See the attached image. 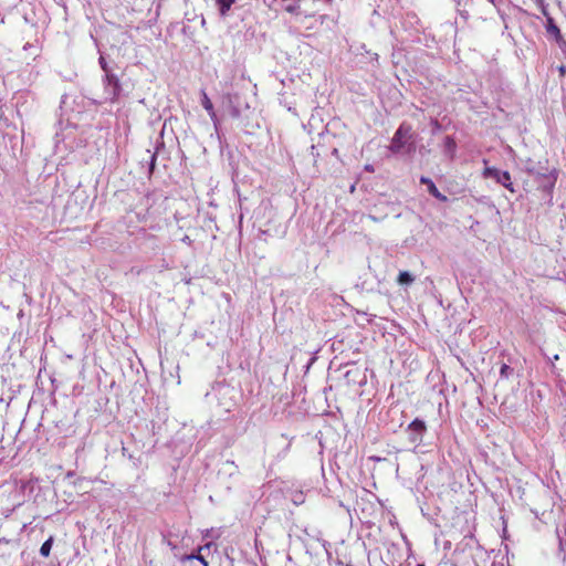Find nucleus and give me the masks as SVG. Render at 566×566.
Here are the masks:
<instances>
[{"label": "nucleus", "instance_id": "1", "mask_svg": "<svg viewBox=\"0 0 566 566\" xmlns=\"http://www.w3.org/2000/svg\"><path fill=\"white\" fill-rule=\"evenodd\" d=\"M389 150L392 154L410 155L416 151L415 135L412 127L408 123H401L395 132Z\"/></svg>", "mask_w": 566, "mask_h": 566}, {"label": "nucleus", "instance_id": "2", "mask_svg": "<svg viewBox=\"0 0 566 566\" xmlns=\"http://www.w3.org/2000/svg\"><path fill=\"white\" fill-rule=\"evenodd\" d=\"M214 396L218 399L219 406L226 411L233 410L241 397L240 390L227 384H217L213 387Z\"/></svg>", "mask_w": 566, "mask_h": 566}, {"label": "nucleus", "instance_id": "3", "mask_svg": "<svg viewBox=\"0 0 566 566\" xmlns=\"http://www.w3.org/2000/svg\"><path fill=\"white\" fill-rule=\"evenodd\" d=\"M557 180L555 170H547L538 177H533V181L537 185V189L542 192V200L547 205H552L553 190Z\"/></svg>", "mask_w": 566, "mask_h": 566}, {"label": "nucleus", "instance_id": "4", "mask_svg": "<svg viewBox=\"0 0 566 566\" xmlns=\"http://www.w3.org/2000/svg\"><path fill=\"white\" fill-rule=\"evenodd\" d=\"M102 82L104 86L105 101L111 103L117 102L123 92L118 76L114 71H112L103 75Z\"/></svg>", "mask_w": 566, "mask_h": 566}, {"label": "nucleus", "instance_id": "5", "mask_svg": "<svg viewBox=\"0 0 566 566\" xmlns=\"http://www.w3.org/2000/svg\"><path fill=\"white\" fill-rule=\"evenodd\" d=\"M483 177L495 180L513 193L516 191L512 182L511 175L506 170H500L495 167H485L483 170Z\"/></svg>", "mask_w": 566, "mask_h": 566}, {"label": "nucleus", "instance_id": "6", "mask_svg": "<svg viewBox=\"0 0 566 566\" xmlns=\"http://www.w3.org/2000/svg\"><path fill=\"white\" fill-rule=\"evenodd\" d=\"M406 431L409 442L417 448L422 443L423 436L427 432V424L423 420L416 418L408 424Z\"/></svg>", "mask_w": 566, "mask_h": 566}, {"label": "nucleus", "instance_id": "7", "mask_svg": "<svg viewBox=\"0 0 566 566\" xmlns=\"http://www.w3.org/2000/svg\"><path fill=\"white\" fill-rule=\"evenodd\" d=\"M345 367H349L344 374V378H345L347 385H364L365 384L366 377L361 373V369L359 367H357L353 363L346 364Z\"/></svg>", "mask_w": 566, "mask_h": 566}, {"label": "nucleus", "instance_id": "8", "mask_svg": "<svg viewBox=\"0 0 566 566\" xmlns=\"http://www.w3.org/2000/svg\"><path fill=\"white\" fill-rule=\"evenodd\" d=\"M523 170L530 176V177H538L542 174L546 172L548 169L546 167H543L541 163H535L533 159L527 158L523 161Z\"/></svg>", "mask_w": 566, "mask_h": 566}, {"label": "nucleus", "instance_id": "9", "mask_svg": "<svg viewBox=\"0 0 566 566\" xmlns=\"http://www.w3.org/2000/svg\"><path fill=\"white\" fill-rule=\"evenodd\" d=\"M420 184L426 185L428 192L439 201L446 202L448 200V197L439 191V189L430 178L421 176Z\"/></svg>", "mask_w": 566, "mask_h": 566}, {"label": "nucleus", "instance_id": "10", "mask_svg": "<svg viewBox=\"0 0 566 566\" xmlns=\"http://www.w3.org/2000/svg\"><path fill=\"white\" fill-rule=\"evenodd\" d=\"M545 28H546L547 34L554 36V39L556 40V42L559 45L565 42L562 36L559 28L557 27V24L555 23V21L552 17H547Z\"/></svg>", "mask_w": 566, "mask_h": 566}, {"label": "nucleus", "instance_id": "11", "mask_svg": "<svg viewBox=\"0 0 566 566\" xmlns=\"http://www.w3.org/2000/svg\"><path fill=\"white\" fill-rule=\"evenodd\" d=\"M23 20L27 24L32 27L36 25L38 18L35 9L31 4H27L22 7Z\"/></svg>", "mask_w": 566, "mask_h": 566}, {"label": "nucleus", "instance_id": "12", "mask_svg": "<svg viewBox=\"0 0 566 566\" xmlns=\"http://www.w3.org/2000/svg\"><path fill=\"white\" fill-rule=\"evenodd\" d=\"M212 544L211 543H208L203 546H200L198 548V553L197 554H189V555H185L181 560H191V559H197L199 560L203 566H209V563L206 560V558L201 555V552L206 548H210Z\"/></svg>", "mask_w": 566, "mask_h": 566}, {"label": "nucleus", "instance_id": "13", "mask_svg": "<svg viewBox=\"0 0 566 566\" xmlns=\"http://www.w3.org/2000/svg\"><path fill=\"white\" fill-rule=\"evenodd\" d=\"M397 282L400 285H410L415 282V275L408 271H400L397 277Z\"/></svg>", "mask_w": 566, "mask_h": 566}, {"label": "nucleus", "instance_id": "14", "mask_svg": "<svg viewBox=\"0 0 566 566\" xmlns=\"http://www.w3.org/2000/svg\"><path fill=\"white\" fill-rule=\"evenodd\" d=\"M222 17H226L235 0H216Z\"/></svg>", "mask_w": 566, "mask_h": 566}, {"label": "nucleus", "instance_id": "15", "mask_svg": "<svg viewBox=\"0 0 566 566\" xmlns=\"http://www.w3.org/2000/svg\"><path fill=\"white\" fill-rule=\"evenodd\" d=\"M443 147H444V151L447 154H450L451 156H453V153H454L455 147H457V144H455L453 137L446 136L444 140H443Z\"/></svg>", "mask_w": 566, "mask_h": 566}, {"label": "nucleus", "instance_id": "16", "mask_svg": "<svg viewBox=\"0 0 566 566\" xmlns=\"http://www.w3.org/2000/svg\"><path fill=\"white\" fill-rule=\"evenodd\" d=\"M201 105L208 112L209 116H213V104L205 91H202Z\"/></svg>", "mask_w": 566, "mask_h": 566}, {"label": "nucleus", "instance_id": "17", "mask_svg": "<svg viewBox=\"0 0 566 566\" xmlns=\"http://www.w3.org/2000/svg\"><path fill=\"white\" fill-rule=\"evenodd\" d=\"M53 536H50L40 547V554L43 556V557H49L50 553H51V549H52V545H53Z\"/></svg>", "mask_w": 566, "mask_h": 566}, {"label": "nucleus", "instance_id": "18", "mask_svg": "<svg viewBox=\"0 0 566 566\" xmlns=\"http://www.w3.org/2000/svg\"><path fill=\"white\" fill-rule=\"evenodd\" d=\"M98 64H99L101 69L103 70L104 74L113 71V69L108 65V63L106 62V59L104 57L103 54L99 55Z\"/></svg>", "mask_w": 566, "mask_h": 566}, {"label": "nucleus", "instance_id": "19", "mask_svg": "<svg viewBox=\"0 0 566 566\" xmlns=\"http://www.w3.org/2000/svg\"><path fill=\"white\" fill-rule=\"evenodd\" d=\"M513 374V368L507 364H503L500 369V375L502 378L507 379Z\"/></svg>", "mask_w": 566, "mask_h": 566}, {"label": "nucleus", "instance_id": "20", "mask_svg": "<svg viewBox=\"0 0 566 566\" xmlns=\"http://www.w3.org/2000/svg\"><path fill=\"white\" fill-rule=\"evenodd\" d=\"M156 154H153L150 156V163H149V172L151 174L155 169V166H156Z\"/></svg>", "mask_w": 566, "mask_h": 566}, {"label": "nucleus", "instance_id": "21", "mask_svg": "<svg viewBox=\"0 0 566 566\" xmlns=\"http://www.w3.org/2000/svg\"><path fill=\"white\" fill-rule=\"evenodd\" d=\"M210 118L213 122L214 127L217 128L219 120H218V117H217V114L214 111H213V116H210Z\"/></svg>", "mask_w": 566, "mask_h": 566}, {"label": "nucleus", "instance_id": "22", "mask_svg": "<svg viewBox=\"0 0 566 566\" xmlns=\"http://www.w3.org/2000/svg\"><path fill=\"white\" fill-rule=\"evenodd\" d=\"M298 7L297 6H286L285 7V10L289 11V12H295V10L297 9Z\"/></svg>", "mask_w": 566, "mask_h": 566}, {"label": "nucleus", "instance_id": "23", "mask_svg": "<svg viewBox=\"0 0 566 566\" xmlns=\"http://www.w3.org/2000/svg\"><path fill=\"white\" fill-rule=\"evenodd\" d=\"M494 7H500L503 3V0H489Z\"/></svg>", "mask_w": 566, "mask_h": 566}, {"label": "nucleus", "instance_id": "24", "mask_svg": "<svg viewBox=\"0 0 566 566\" xmlns=\"http://www.w3.org/2000/svg\"><path fill=\"white\" fill-rule=\"evenodd\" d=\"M29 49H32V50H34V51H38V48H36L35 45L27 43V44L23 46V50H25V51H27V50H29Z\"/></svg>", "mask_w": 566, "mask_h": 566}, {"label": "nucleus", "instance_id": "25", "mask_svg": "<svg viewBox=\"0 0 566 566\" xmlns=\"http://www.w3.org/2000/svg\"><path fill=\"white\" fill-rule=\"evenodd\" d=\"M239 115H240L239 109H238V108H233V111H232V116H233V117H239Z\"/></svg>", "mask_w": 566, "mask_h": 566}, {"label": "nucleus", "instance_id": "26", "mask_svg": "<svg viewBox=\"0 0 566 566\" xmlns=\"http://www.w3.org/2000/svg\"><path fill=\"white\" fill-rule=\"evenodd\" d=\"M365 169H366L367 171H370V172H373V171H374V167H373L371 165H366V166H365Z\"/></svg>", "mask_w": 566, "mask_h": 566}, {"label": "nucleus", "instance_id": "27", "mask_svg": "<svg viewBox=\"0 0 566 566\" xmlns=\"http://www.w3.org/2000/svg\"><path fill=\"white\" fill-rule=\"evenodd\" d=\"M432 124L436 129H440V124L438 123V120H433Z\"/></svg>", "mask_w": 566, "mask_h": 566}, {"label": "nucleus", "instance_id": "28", "mask_svg": "<svg viewBox=\"0 0 566 566\" xmlns=\"http://www.w3.org/2000/svg\"><path fill=\"white\" fill-rule=\"evenodd\" d=\"M332 155L335 156V157H338V149L337 148H334L332 150Z\"/></svg>", "mask_w": 566, "mask_h": 566}, {"label": "nucleus", "instance_id": "29", "mask_svg": "<svg viewBox=\"0 0 566 566\" xmlns=\"http://www.w3.org/2000/svg\"><path fill=\"white\" fill-rule=\"evenodd\" d=\"M559 548L563 551L564 549V543L562 541V538L559 537Z\"/></svg>", "mask_w": 566, "mask_h": 566}, {"label": "nucleus", "instance_id": "30", "mask_svg": "<svg viewBox=\"0 0 566 566\" xmlns=\"http://www.w3.org/2000/svg\"><path fill=\"white\" fill-rule=\"evenodd\" d=\"M559 71H560V73H565L566 67L565 66H560Z\"/></svg>", "mask_w": 566, "mask_h": 566}, {"label": "nucleus", "instance_id": "31", "mask_svg": "<svg viewBox=\"0 0 566 566\" xmlns=\"http://www.w3.org/2000/svg\"><path fill=\"white\" fill-rule=\"evenodd\" d=\"M188 240H189V237H185L184 241L188 242Z\"/></svg>", "mask_w": 566, "mask_h": 566}, {"label": "nucleus", "instance_id": "32", "mask_svg": "<svg viewBox=\"0 0 566 566\" xmlns=\"http://www.w3.org/2000/svg\"><path fill=\"white\" fill-rule=\"evenodd\" d=\"M418 566H424V565H423V564H421V565H418Z\"/></svg>", "mask_w": 566, "mask_h": 566}, {"label": "nucleus", "instance_id": "33", "mask_svg": "<svg viewBox=\"0 0 566 566\" xmlns=\"http://www.w3.org/2000/svg\"><path fill=\"white\" fill-rule=\"evenodd\" d=\"M347 566H353V565H347Z\"/></svg>", "mask_w": 566, "mask_h": 566}]
</instances>
